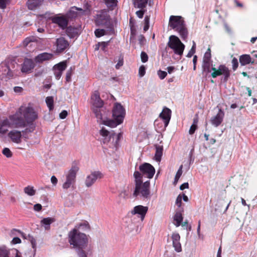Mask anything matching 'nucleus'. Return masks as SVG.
<instances>
[{"label": "nucleus", "instance_id": "nucleus-1", "mask_svg": "<svg viewBox=\"0 0 257 257\" xmlns=\"http://www.w3.org/2000/svg\"><path fill=\"white\" fill-rule=\"evenodd\" d=\"M38 118V111L32 105H21L14 114L9 115L2 121L0 134H6L10 128H25V133L33 132L36 127L33 122Z\"/></svg>", "mask_w": 257, "mask_h": 257}, {"label": "nucleus", "instance_id": "nucleus-2", "mask_svg": "<svg viewBox=\"0 0 257 257\" xmlns=\"http://www.w3.org/2000/svg\"><path fill=\"white\" fill-rule=\"evenodd\" d=\"M211 50L208 48L205 52L203 60L202 67L204 71L210 73L212 78H216L220 75H223L224 79L227 80L230 76V70L225 65H220L217 68L210 64Z\"/></svg>", "mask_w": 257, "mask_h": 257}, {"label": "nucleus", "instance_id": "nucleus-3", "mask_svg": "<svg viewBox=\"0 0 257 257\" xmlns=\"http://www.w3.org/2000/svg\"><path fill=\"white\" fill-rule=\"evenodd\" d=\"M88 226L87 222L80 223L71 230L68 234V242L73 247L78 249H84L86 247L88 243V237L85 233L80 232L78 229L82 226Z\"/></svg>", "mask_w": 257, "mask_h": 257}, {"label": "nucleus", "instance_id": "nucleus-4", "mask_svg": "<svg viewBox=\"0 0 257 257\" xmlns=\"http://www.w3.org/2000/svg\"><path fill=\"white\" fill-rule=\"evenodd\" d=\"M107 113L105 111L104 112L102 119H100L99 122L110 127H115L122 123L125 110L120 103H115L112 109L113 119L107 118Z\"/></svg>", "mask_w": 257, "mask_h": 257}, {"label": "nucleus", "instance_id": "nucleus-5", "mask_svg": "<svg viewBox=\"0 0 257 257\" xmlns=\"http://www.w3.org/2000/svg\"><path fill=\"white\" fill-rule=\"evenodd\" d=\"M134 175L136 182L134 196L136 197L141 195L144 198H150L151 196L150 190V181H147L143 183V180L142 179L141 174L138 171L135 172Z\"/></svg>", "mask_w": 257, "mask_h": 257}, {"label": "nucleus", "instance_id": "nucleus-6", "mask_svg": "<svg viewBox=\"0 0 257 257\" xmlns=\"http://www.w3.org/2000/svg\"><path fill=\"white\" fill-rule=\"evenodd\" d=\"M99 135L101 141L110 147H116L122 137L121 133L115 134L113 131L109 132L104 127L100 130Z\"/></svg>", "mask_w": 257, "mask_h": 257}, {"label": "nucleus", "instance_id": "nucleus-7", "mask_svg": "<svg viewBox=\"0 0 257 257\" xmlns=\"http://www.w3.org/2000/svg\"><path fill=\"white\" fill-rule=\"evenodd\" d=\"M91 104L92 109L95 113L97 121L99 122L105 111L102 109L103 102L100 97L98 91H95L92 93L91 97Z\"/></svg>", "mask_w": 257, "mask_h": 257}, {"label": "nucleus", "instance_id": "nucleus-8", "mask_svg": "<svg viewBox=\"0 0 257 257\" xmlns=\"http://www.w3.org/2000/svg\"><path fill=\"white\" fill-rule=\"evenodd\" d=\"M169 26L178 32L185 39L187 36V31L184 24V20L180 16H171L169 18Z\"/></svg>", "mask_w": 257, "mask_h": 257}, {"label": "nucleus", "instance_id": "nucleus-9", "mask_svg": "<svg viewBox=\"0 0 257 257\" xmlns=\"http://www.w3.org/2000/svg\"><path fill=\"white\" fill-rule=\"evenodd\" d=\"M78 170V168L77 167H74L66 173L65 179L63 181L62 184V188L64 189L67 190L74 188Z\"/></svg>", "mask_w": 257, "mask_h": 257}, {"label": "nucleus", "instance_id": "nucleus-10", "mask_svg": "<svg viewBox=\"0 0 257 257\" xmlns=\"http://www.w3.org/2000/svg\"><path fill=\"white\" fill-rule=\"evenodd\" d=\"M167 45L173 51L175 54L179 56H181L183 54L185 49V45L177 36L174 35L170 36Z\"/></svg>", "mask_w": 257, "mask_h": 257}, {"label": "nucleus", "instance_id": "nucleus-11", "mask_svg": "<svg viewBox=\"0 0 257 257\" xmlns=\"http://www.w3.org/2000/svg\"><path fill=\"white\" fill-rule=\"evenodd\" d=\"M141 174L142 179L143 176H145L149 179H151L154 176L155 173L154 167L149 163H145L139 167Z\"/></svg>", "mask_w": 257, "mask_h": 257}, {"label": "nucleus", "instance_id": "nucleus-12", "mask_svg": "<svg viewBox=\"0 0 257 257\" xmlns=\"http://www.w3.org/2000/svg\"><path fill=\"white\" fill-rule=\"evenodd\" d=\"M90 12L89 6L87 4L84 6L83 8H78L76 7L71 8L69 12V16L73 18L76 17L78 15H88Z\"/></svg>", "mask_w": 257, "mask_h": 257}, {"label": "nucleus", "instance_id": "nucleus-13", "mask_svg": "<svg viewBox=\"0 0 257 257\" xmlns=\"http://www.w3.org/2000/svg\"><path fill=\"white\" fill-rule=\"evenodd\" d=\"M103 174L99 171H94L86 177L85 184L87 187L91 186L97 179H101Z\"/></svg>", "mask_w": 257, "mask_h": 257}, {"label": "nucleus", "instance_id": "nucleus-14", "mask_svg": "<svg viewBox=\"0 0 257 257\" xmlns=\"http://www.w3.org/2000/svg\"><path fill=\"white\" fill-rule=\"evenodd\" d=\"M109 20V16L106 11H101L96 15L95 23L97 25H105Z\"/></svg>", "mask_w": 257, "mask_h": 257}, {"label": "nucleus", "instance_id": "nucleus-15", "mask_svg": "<svg viewBox=\"0 0 257 257\" xmlns=\"http://www.w3.org/2000/svg\"><path fill=\"white\" fill-rule=\"evenodd\" d=\"M0 257H21V254L17 249L12 250L11 253L6 246H1Z\"/></svg>", "mask_w": 257, "mask_h": 257}, {"label": "nucleus", "instance_id": "nucleus-16", "mask_svg": "<svg viewBox=\"0 0 257 257\" xmlns=\"http://www.w3.org/2000/svg\"><path fill=\"white\" fill-rule=\"evenodd\" d=\"M224 112L221 109H219L218 113L210 119V122L212 125L217 127L222 122L224 117Z\"/></svg>", "mask_w": 257, "mask_h": 257}, {"label": "nucleus", "instance_id": "nucleus-17", "mask_svg": "<svg viewBox=\"0 0 257 257\" xmlns=\"http://www.w3.org/2000/svg\"><path fill=\"white\" fill-rule=\"evenodd\" d=\"M66 61H62L55 65L53 67V70L55 76L57 79H59L61 77L63 71L66 68Z\"/></svg>", "mask_w": 257, "mask_h": 257}, {"label": "nucleus", "instance_id": "nucleus-18", "mask_svg": "<svg viewBox=\"0 0 257 257\" xmlns=\"http://www.w3.org/2000/svg\"><path fill=\"white\" fill-rule=\"evenodd\" d=\"M148 210V207L147 206L138 205L134 207L131 211V213L133 215H138L141 220H143Z\"/></svg>", "mask_w": 257, "mask_h": 257}, {"label": "nucleus", "instance_id": "nucleus-19", "mask_svg": "<svg viewBox=\"0 0 257 257\" xmlns=\"http://www.w3.org/2000/svg\"><path fill=\"white\" fill-rule=\"evenodd\" d=\"M173 246L177 252H180L182 250L181 244L180 243V236L177 232H173L171 235Z\"/></svg>", "mask_w": 257, "mask_h": 257}, {"label": "nucleus", "instance_id": "nucleus-20", "mask_svg": "<svg viewBox=\"0 0 257 257\" xmlns=\"http://www.w3.org/2000/svg\"><path fill=\"white\" fill-rule=\"evenodd\" d=\"M56 51L57 53H61L64 51L68 46V42L63 38H60L57 39L56 43Z\"/></svg>", "mask_w": 257, "mask_h": 257}, {"label": "nucleus", "instance_id": "nucleus-21", "mask_svg": "<svg viewBox=\"0 0 257 257\" xmlns=\"http://www.w3.org/2000/svg\"><path fill=\"white\" fill-rule=\"evenodd\" d=\"M8 137L15 143L20 144L22 142L21 132L17 130L11 131L8 133Z\"/></svg>", "mask_w": 257, "mask_h": 257}, {"label": "nucleus", "instance_id": "nucleus-22", "mask_svg": "<svg viewBox=\"0 0 257 257\" xmlns=\"http://www.w3.org/2000/svg\"><path fill=\"white\" fill-rule=\"evenodd\" d=\"M171 116V110L167 107L164 108L162 112L160 114L159 116L164 121L165 127L168 125Z\"/></svg>", "mask_w": 257, "mask_h": 257}, {"label": "nucleus", "instance_id": "nucleus-23", "mask_svg": "<svg viewBox=\"0 0 257 257\" xmlns=\"http://www.w3.org/2000/svg\"><path fill=\"white\" fill-rule=\"evenodd\" d=\"M53 23L58 24L60 27L64 29L67 25V19L64 16H56L51 18Z\"/></svg>", "mask_w": 257, "mask_h": 257}, {"label": "nucleus", "instance_id": "nucleus-24", "mask_svg": "<svg viewBox=\"0 0 257 257\" xmlns=\"http://www.w3.org/2000/svg\"><path fill=\"white\" fill-rule=\"evenodd\" d=\"M33 61L29 59L25 60L22 67V71L25 73H29L34 68Z\"/></svg>", "mask_w": 257, "mask_h": 257}, {"label": "nucleus", "instance_id": "nucleus-25", "mask_svg": "<svg viewBox=\"0 0 257 257\" xmlns=\"http://www.w3.org/2000/svg\"><path fill=\"white\" fill-rule=\"evenodd\" d=\"M53 55L48 53H43L36 57L35 60L36 62L42 63L53 59Z\"/></svg>", "mask_w": 257, "mask_h": 257}, {"label": "nucleus", "instance_id": "nucleus-26", "mask_svg": "<svg viewBox=\"0 0 257 257\" xmlns=\"http://www.w3.org/2000/svg\"><path fill=\"white\" fill-rule=\"evenodd\" d=\"M183 209L181 208L179 210L177 211L174 216V224L176 227L179 226L183 220L182 212Z\"/></svg>", "mask_w": 257, "mask_h": 257}, {"label": "nucleus", "instance_id": "nucleus-27", "mask_svg": "<svg viewBox=\"0 0 257 257\" xmlns=\"http://www.w3.org/2000/svg\"><path fill=\"white\" fill-rule=\"evenodd\" d=\"M239 62L242 66L246 65L250 63L253 64V61H252L250 56L247 54L242 55L239 57Z\"/></svg>", "mask_w": 257, "mask_h": 257}, {"label": "nucleus", "instance_id": "nucleus-28", "mask_svg": "<svg viewBox=\"0 0 257 257\" xmlns=\"http://www.w3.org/2000/svg\"><path fill=\"white\" fill-rule=\"evenodd\" d=\"M43 2V0H28V7L30 10H34L40 6Z\"/></svg>", "mask_w": 257, "mask_h": 257}, {"label": "nucleus", "instance_id": "nucleus-29", "mask_svg": "<svg viewBox=\"0 0 257 257\" xmlns=\"http://www.w3.org/2000/svg\"><path fill=\"white\" fill-rule=\"evenodd\" d=\"M54 222V219L51 217H47L43 218L41 221V225L44 226L46 230H48L50 228V225L51 223Z\"/></svg>", "mask_w": 257, "mask_h": 257}, {"label": "nucleus", "instance_id": "nucleus-30", "mask_svg": "<svg viewBox=\"0 0 257 257\" xmlns=\"http://www.w3.org/2000/svg\"><path fill=\"white\" fill-rule=\"evenodd\" d=\"M163 147L161 145L156 146V153L155 155V159L157 162H160L163 154Z\"/></svg>", "mask_w": 257, "mask_h": 257}, {"label": "nucleus", "instance_id": "nucleus-31", "mask_svg": "<svg viewBox=\"0 0 257 257\" xmlns=\"http://www.w3.org/2000/svg\"><path fill=\"white\" fill-rule=\"evenodd\" d=\"M135 7L140 9L145 8L148 0H133Z\"/></svg>", "mask_w": 257, "mask_h": 257}, {"label": "nucleus", "instance_id": "nucleus-32", "mask_svg": "<svg viewBox=\"0 0 257 257\" xmlns=\"http://www.w3.org/2000/svg\"><path fill=\"white\" fill-rule=\"evenodd\" d=\"M24 192L28 196H33L35 195L36 191L33 186H28L24 188Z\"/></svg>", "mask_w": 257, "mask_h": 257}, {"label": "nucleus", "instance_id": "nucleus-33", "mask_svg": "<svg viewBox=\"0 0 257 257\" xmlns=\"http://www.w3.org/2000/svg\"><path fill=\"white\" fill-rule=\"evenodd\" d=\"M67 33L70 38H74L78 35V30L76 28L69 27L67 28Z\"/></svg>", "mask_w": 257, "mask_h": 257}, {"label": "nucleus", "instance_id": "nucleus-34", "mask_svg": "<svg viewBox=\"0 0 257 257\" xmlns=\"http://www.w3.org/2000/svg\"><path fill=\"white\" fill-rule=\"evenodd\" d=\"M46 103L49 110H52L54 108V99L52 96H48L46 98Z\"/></svg>", "mask_w": 257, "mask_h": 257}, {"label": "nucleus", "instance_id": "nucleus-35", "mask_svg": "<svg viewBox=\"0 0 257 257\" xmlns=\"http://www.w3.org/2000/svg\"><path fill=\"white\" fill-rule=\"evenodd\" d=\"M4 65H5V66L4 72L3 73V74L7 77L8 78L12 77L13 76V72L10 70L9 67L5 63L4 64Z\"/></svg>", "mask_w": 257, "mask_h": 257}, {"label": "nucleus", "instance_id": "nucleus-36", "mask_svg": "<svg viewBox=\"0 0 257 257\" xmlns=\"http://www.w3.org/2000/svg\"><path fill=\"white\" fill-rule=\"evenodd\" d=\"M197 123H198V119L194 118L193 119V124L191 125V126L189 129V134L192 135L194 133L195 131H196L197 127Z\"/></svg>", "mask_w": 257, "mask_h": 257}, {"label": "nucleus", "instance_id": "nucleus-37", "mask_svg": "<svg viewBox=\"0 0 257 257\" xmlns=\"http://www.w3.org/2000/svg\"><path fill=\"white\" fill-rule=\"evenodd\" d=\"M105 3L107 7L113 9L116 6L117 0H104Z\"/></svg>", "mask_w": 257, "mask_h": 257}, {"label": "nucleus", "instance_id": "nucleus-38", "mask_svg": "<svg viewBox=\"0 0 257 257\" xmlns=\"http://www.w3.org/2000/svg\"><path fill=\"white\" fill-rule=\"evenodd\" d=\"M108 45V42H102L101 43H99L96 46V47L95 48V50H98L99 49H100L101 50L104 51L105 50V48L107 47Z\"/></svg>", "mask_w": 257, "mask_h": 257}, {"label": "nucleus", "instance_id": "nucleus-39", "mask_svg": "<svg viewBox=\"0 0 257 257\" xmlns=\"http://www.w3.org/2000/svg\"><path fill=\"white\" fill-rule=\"evenodd\" d=\"M3 154L7 158H11L13 155L12 152L8 148H5L3 149Z\"/></svg>", "mask_w": 257, "mask_h": 257}, {"label": "nucleus", "instance_id": "nucleus-40", "mask_svg": "<svg viewBox=\"0 0 257 257\" xmlns=\"http://www.w3.org/2000/svg\"><path fill=\"white\" fill-rule=\"evenodd\" d=\"M182 196L181 195H179L176 200L175 204L180 209L182 205Z\"/></svg>", "mask_w": 257, "mask_h": 257}, {"label": "nucleus", "instance_id": "nucleus-41", "mask_svg": "<svg viewBox=\"0 0 257 257\" xmlns=\"http://www.w3.org/2000/svg\"><path fill=\"white\" fill-rule=\"evenodd\" d=\"M105 31L103 29H97L95 31V35L97 37H100L105 34Z\"/></svg>", "mask_w": 257, "mask_h": 257}, {"label": "nucleus", "instance_id": "nucleus-42", "mask_svg": "<svg viewBox=\"0 0 257 257\" xmlns=\"http://www.w3.org/2000/svg\"><path fill=\"white\" fill-rule=\"evenodd\" d=\"M146 73V68L144 66L142 65L140 67L139 70V75L140 77H142L145 75Z\"/></svg>", "mask_w": 257, "mask_h": 257}, {"label": "nucleus", "instance_id": "nucleus-43", "mask_svg": "<svg viewBox=\"0 0 257 257\" xmlns=\"http://www.w3.org/2000/svg\"><path fill=\"white\" fill-rule=\"evenodd\" d=\"M10 0H0V8L4 9L10 3Z\"/></svg>", "mask_w": 257, "mask_h": 257}, {"label": "nucleus", "instance_id": "nucleus-44", "mask_svg": "<svg viewBox=\"0 0 257 257\" xmlns=\"http://www.w3.org/2000/svg\"><path fill=\"white\" fill-rule=\"evenodd\" d=\"M141 61L143 63L146 62L148 60V56L147 54L144 52H142L141 54Z\"/></svg>", "mask_w": 257, "mask_h": 257}, {"label": "nucleus", "instance_id": "nucleus-45", "mask_svg": "<svg viewBox=\"0 0 257 257\" xmlns=\"http://www.w3.org/2000/svg\"><path fill=\"white\" fill-rule=\"evenodd\" d=\"M231 63L232 65V69L233 70H235L238 67V61L237 59L235 58H233L231 61Z\"/></svg>", "mask_w": 257, "mask_h": 257}, {"label": "nucleus", "instance_id": "nucleus-46", "mask_svg": "<svg viewBox=\"0 0 257 257\" xmlns=\"http://www.w3.org/2000/svg\"><path fill=\"white\" fill-rule=\"evenodd\" d=\"M167 73L166 71L159 70L158 72V75L159 77H160V78L161 79H163L164 78H165L166 77V76H167Z\"/></svg>", "mask_w": 257, "mask_h": 257}, {"label": "nucleus", "instance_id": "nucleus-47", "mask_svg": "<svg viewBox=\"0 0 257 257\" xmlns=\"http://www.w3.org/2000/svg\"><path fill=\"white\" fill-rule=\"evenodd\" d=\"M68 115V112L66 110H63L60 114L59 117L61 119H64Z\"/></svg>", "mask_w": 257, "mask_h": 257}, {"label": "nucleus", "instance_id": "nucleus-48", "mask_svg": "<svg viewBox=\"0 0 257 257\" xmlns=\"http://www.w3.org/2000/svg\"><path fill=\"white\" fill-rule=\"evenodd\" d=\"M182 168H183L182 165L180 166V167H179V169H178V170L176 174V176H175V177H176L177 178H180V177L182 175Z\"/></svg>", "mask_w": 257, "mask_h": 257}, {"label": "nucleus", "instance_id": "nucleus-49", "mask_svg": "<svg viewBox=\"0 0 257 257\" xmlns=\"http://www.w3.org/2000/svg\"><path fill=\"white\" fill-rule=\"evenodd\" d=\"M42 206L40 204H36L34 206V210L36 211H40L42 209Z\"/></svg>", "mask_w": 257, "mask_h": 257}, {"label": "nucleus", "instance_id": "nucleus-50", "mask_svg": "<svg viewBox=\"0 0 257 257\" xmlns=\"http://www.w3.org/2000/svg\"><path fill=\"white\" fill-rule=\"evenodd\" d=\"M51 182L54 186H56L58 182V180L55 176H52L51 178Z\"/></svg>", "mask_w": 257, "mask_h": 257}, {"label": "nucleus", "instance_id": "nucleus-51", "mask_svg": "<svg viewBox=\"0 0 257 257\" xmlns=\"http://www.w3.org/2000/svg\"><path fill=\"white\" fill-rule=\"evenodd\" d=\"M123 65V59L119 58L117 63L115 65V67L116 69H119L120 67L122 66Z\"/></svg>", "mask_w": 257, "mask_h": 257}, {"label": "nucleus", "instance_id": "nucleus-52", "mask_svg": "<svg viewBox=\"0 0 257 257\" xmlns=\"http://www.w3.org/2000/svg\"><path fill=\"white\" fill-rule=\"evenodd\" d=\"M144 12V11L140 10L136 12V15L139 18H142L143 17Z\"/></svg>", "mask_w": 257, "mask_h": 257}, {"label": "nucleus", "instance_id": "nucleus-53", "mask_svg": "<svg viewBox=\"0 0 257 257\" xmlns=\"http://www.w3.org/2000/svg\"><path fill=\"white\" fill-rule=\"evenodd\" d=\"M21 240L19 237H14L12 240V243L13 244H17L21 243Z\"/></svg>", "mask_w": 257, "mask_h": 257}, {"label": "nucleus", "instance_id": "nucleus-54", "mask_svg": "<svg viewBox=\"0 0 257 257\" xmlns=\"http://www.w3.org/2000/svg\"><path fill=\"white\" fill-rule=\"evenodd\" d=\"M78 257H87L86 252L83 250H81L79 251L78 252Z\"/></svg>", "mask_w": 257, "mask_h": 257}, {"label": "nucleus", "instance_id": "nucleus-55", "mask_svg": "<svg viewBox=\"0 0 257 257\" xmlns=\"http://www.w3.org/2000/svg\"><path fill=\"white\" fill-rule=\"evenodd\" d=\"M188 188H189V184L188 183H184L183 184H182L180 187V189L182 190H183L185 189H187Z\"/></svg>", "mask_w": 257, "mask_h": 257}, {"label": "nucleus", "instance_id": "nucleus-56", "mask_svg": "<svg viewBox=\"0 0 257 257\" xmlns=\"http://www.w3.org/2000/svg\"><path fill=\"white\" fill-rule=\"evenodd\" d=\"M200 226H201V222H200V221H199L198 226H197V234H198V236H199V237H200V236H201Z\"/></svg>", "mask_w": 257, "mask_h": 257}, {"label": "nucleus", "instance_id": "nucleus-57", "mask_svg": "<svg viewBox=\"0 0 257 257\" xmlns=\"http://www.w3.org/2000/svg\"><path fill=\"white\" fill-rule=\"evenodd\" d=\"M14 91L17 93H20L22 91L23 88L21 87H15L14 88Z\"/></svg>", "mask_w": 257, "mask_h": 257}, {"label": "nucleus", "instance_id": "nucleus-58", "mask_svg": "<svg viewBox=\"0 0 257 257\" xmlns=\"http://www.w3.org/2000/svg\"><path fill=\"white\" fill-rule=\"evenodd\" d=\"M175 68L173 66H169L167 68V70L168 71V72L169 74H171L173 72V71L174 70Z\"/></svg>", "mask_w": 257, "mask_h": 257}, {"label": "nucleus", "instance_id": "nucleus-59", "mask_svg": "<svg viewBox=\"0 0 257 257\" xmlns=\"http://www.w3.org/2000/svg\"><path fill=\"white\" fill-rule=\"evenodd\" d=\"M224 28L227 32H228V33H231V30L227 24H224Z\"/></svg>", "mask_w": 257, "mask_h": 257}, {"label": "nucleus", "instance_id": "nucleus-60", "mask_svg": "<svg viewBox=\"0 0 257 257\" xmlns=\"http://www.w3.org/2000/svg\"><path fill=\"white\" fill-rule=\"evenodd\" d=\"M31 42V40L30 38H26L24 41V45L25 46H27L28 44Z\"/></svg>", "mask_w": 257, "mask_h": 257}, {"label": "nucleus", "instance_id": "nucleus-61", "mask_svg": "<svg viewBox=\"0 0 257 257\" xmlns=\"http://www.w3.org/2000/svg\"><path fill=\"white\" fill-rule=\"evenodd\" d=\"M150 18L148 16H146L144 19L145 24L149 25Z\"/></svg>", "mask_w": 257, "mask_h": 257}, {"label": "nucleus", "instance_id": "nucleus-62", "mask_svg": "<svg viewBox=\"0 0 257 257\" xmlns=\"http://www.w3.org/2000/svg\"><path fill=\"white\" fill-rule=\"evenodd\" d=\"M217 257H221V247H220L218 248L217 254Z\"/></svg>", "mask_w": 257, "mask_h": 257}, {"label": "nucleus", "instance_id": "nucleus-63", "mask_svg": "<svg viewBox=\"0 0 257 257\" xmlns=\"http://www.w3.org/2000/svg\"><path fill=\"white\" fill-rule=\"evenodd\" d=\"M241 203L244 206H248V208H249V205H247L246 203V202L245 201V200L241 198Z\"/></svg>", "mask_w": 257, "mask_h": 257}, {"label": "nucleus", "instance_id": "nucleus-64", "mask_svg": "<svg viewBox=\"0 0 257 257\" xmlns=\"http://www.w3.org/2000/svg\"><path fill=\"white\" fill-rule=\"evenodd\" d=\"M195 53L194 51H193L192 50H190V51L189 52V53H188L187 56L188 57H192V56L193 55V54Z\"/></svg>", "mask_w": 257, "mask_h": 257}]
</instances>
